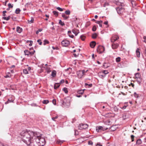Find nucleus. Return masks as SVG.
I'll use <instances>...</instances> for the list:
<instances>
[{
  "mask_svg": "<svg viewBox=\"0 0 146 146\" xmlns=\"http://www.w3.org/2000/svg\"><path fill=\"white\" fill-rule=\"evenodd\" d=\"M59 24L60 25L62 26H64L65 25V24L64 23L62 22L61 20H59Z\"/></svg>",
  "mask_w": 146,
  "mask_h": 146,
  "instance_id": "nucleus-28",
  "label": "nucleus"
},
{
  "mask_svg": "<svg viewBox=\"0 0 146 146\" xmlns=\"http://www.w3.org/2000/svg\"><path fill=\"white\" fill-rule=\"evenodd\" d=\"M111 46L113 49H116L119 46V44L118 43L113 42L111 44Z\"/></svg>",
  "mask_w": 146,
  "mask_h": 146,
  "instance_id": "nucleus-9",
  "label": "nucleus"
},
{
  "mask_svg": "<svg viewBox=\"0 0 146 146\" xmlns=\"http://www.w3.org/2000/svg\"><path fill=\"white\" fill-rule=\"evenodd\" d=\"M8 6L9 8H12L13 7V5H11L10 3H9L8 4Z\"/></svg>",
  "mask_w": 146,
  "mask_h": 146,
  "instance_id": "nucleus-48",
  "label": "nucleus"
},
{
  "mask_svg": "<svg viewBox=\"0 0 146 146\" xmlns=\"http://www.w3.org/2000/svg\"><path fill=\"white\" fill-rule=\"evenodd\" d=\"M96 44V42L95 41H93L90 43V46L92 48H94L95 47Z\"/></svg>",
  "mask_w": 146,
  "mask_h": 146,
  "instance_id": "nucleus-13",
  "label": "nucleus"
},
{
  "mask_svg": "<svg viewBox=\"0 0 146 146\" xmlns=\"http://www.w3.org/2000/svg\"><path fill=\"white\" fill-rule=\"evenodd\" d=\"M97 36L96 33H94L92 35V38L94 39L96 38Z\"/></svg>",
  "mask_w": 146,
  "mask_h": 146,
  "instance_id": "nucleus-32",
  "label": "nucleus"
},
{
  "mask_svg": "<svg viewBox=\"0 0 146 146\" xmlns=\"http://www.w3.org/2000/svg\"><path fill=\"white\" fill-rule=\"evenodd\" d=\"M119 38V37L118 36L116 35H114L111 38V42H114L115 41Z\"/></svg>",
  "mask_w": 146,
  "mask_h": 146,
  "instance_id": "nucleus-10",
  "label": "nucleus"
},
{
  "mask_svg": "<svg viewBox=\"0 0 146 146\" xmlns=\"http://www.w3.org/2000/svg\"><path fill=\"white\" fill-rule=\"evenodd\" d=\"M78 131L77 130H75V135H78Z\"/></svg>",
  "mask_w": 146,
  "mask_h": 146,
  "instance_id": "nucleus-53",
  "label": "nucleus"
},
{
  "mask_svg": "<svg viewBox=\"0 0 146 146\" xmlns=\"http://www.w3.org/2000/svg\"><path fill=\"white\" fill-rule=\"evenodd\" d=\"M102 72L104 74H105V75H106V74L109 73V72H108V71L106 70H104L102 71Z\"/></svg>",
  "mask_w": 146,
  "mask_h": 146,
  "instance_id": "nucleus-35",
  "label": "nucleus"
},
{
  "mask_svg": "<svg viewBox=\"0 0 146 146\" xmlns=\"http://www.w3.org/2000/svg\"><path fill=\"white\" fill-rule=\"evenodd\" d=\"M103 21H96V23L98 24H102Z\"/></svg>",
  "mask_w": 146,
  "mask_h": 146,
  "instance_id": "nucleus-44",
  "label": "nucleus"
},
{
  "mask_svg": "<svg viewBox=\"0 0 146 146\" xmlns=\"http://www.w3.org/2000/svg\"><path fill=\"white\" fill-rule=\"evenodd\" d=\"M56 71L55 70H53L52 72L51 76L52 77H54L55 76L56 74Z\"/></svg>",
  "mask_w": 146,
  "mask_h": 146,
  "instance_id": "nucleus-17",
  "label": "nucleus"
},
{
  "mask_svg": "<svg viewBox=\"0 0 146 146\" xmlns=\"http://www.w3.org/2000/svg\"><path fill=\"white\" fill-rule=\"evenodd\" d=\"M41 135L37 137L38 143H35L32 145L33 146H43L46 142L45 139L43 137H41Z\"/></svg>",
  "mask_w": 146,
  "mask_h": 146,
  "instance_id": "nucleus-1",
  "label": "nucleus"
},
{
  "mask_svg": "<svg viewBox=\"0 0 146 146\" xmlns=\"http://www.w3.org/2000/svg\"><path fill=\"white\" fill-rule=\"evenodd\" d=\"M88 144L89 145H92L93 144V142L91 141H88Z\"/></svg>",
  "mask_w": 146,
  "mask_h": 146,
  "instance_id": "nucleus-49",
  "label": "nucleus"
},
{
  "mask_svg": "<svg viewBox=\"0 0 146 146\" xmlns=\"http://www.w3.org/2000/svg\"><path fill=\"white\" fill-rule=\"evenodd\" d=\"M56 9H57L60 11H63V9H62L59 7H57Z\"/></svg>",
  "mask_w": 146,
  "mask_h": 146,
  "instance_id": "nucleus-46",
  "label": "nucleus"
},
{
  "mask_svg": "<svg viewBox=\"0 0 146 146\" xmlns=\"http://www.w3.org/2000/svg\"><path fill=\"white\" fill-rule=\"evenodd\" d=\"M108 129V128H105L104 127H103V129H102V130L103 131H104L105 130H106Z\"/></svg>",
  "mask_w": 146,
  "mask_h": 146,
  "instance_id": "nucleus-57",
  "label": "nucleus"
},
{
  "mask_svg": "<svg viewBox=\"0 0 146 146\" xmlns=\"http://www.w3.org/2000/svg\"><path fill=\"white\" fill-rule=\"evenodd\" d=\"M21 11L20 9L19 8L17 9L15 11V13L17 14H19Z\"/></svg>",
  "mask_w": 146,
  "mask_h": 146,
  "instance_id": "nucleus-25",
  "label": "nucleus"
},
{
  "mask_svg": "<svg viewBox=\"0 0 146 146\" xmlns=\"http://www.w3.org/2000/svg\"><path fill=\"white\" fill-rule=\"evenodd\" d=\"M108 21H106L104 23V24L106 25H107L108 24Z\"/></svg>",
  "mask_w": 146,
  "mask_h": 146,
  "instance_id": "nucleus-60",
  "label": "nucleus"
},
{
  "mask_svg": "<svg viewBox=\"0 0 146 146\" xmlns=\"http://www.w3.org/2000/svg\"><path fill=\"white\" fill-rule=\"evenodd\" d=\"M116 9L117 13L119 15H121L124 12V9L121 7H117Z\"/></svg>",
  "mask_w": 146,
  "mask_h": 146,
  "instance_id": "nucleus-5",
  "label": "nucleus"
},
{
  "mask_svg": "<svg viewBox=\"0 0 146 146\" xmlns=\"http://www.w3.org/2000/svg\"><path fill=\"white\" fill-rule=\"evenodd\" d=\"M44 45H46V44H48L49 43V41L45 39L44 41Z\"/></svg>",
  "mask_w": 146,
  "mask_h": 146,
  "instance_id": "nucleus-34",
  "label": "nucleus"
},
{
  "mask_svg": "<svg viewBox=\"0 0 146 146\" xmlns=\"http://www.w3.org/2000/svg\"><path fill=\"white\" fill-rule=\"evenodd\" d=\"M130 85H131L133 88H134V85L133 84L131 83L130 84H129V86H130Z\"/></svg>",
  "mask_w": 146,
  "mask_h": 146,
  "instance_id": "nucleus-58",
  "label": "nucleus"
},
{
  "mask_svg": "<svg viewBox=\"0 0 146 146\" xmlns=\"http://www.w3.org/2000/svg\"><path fill=\"white\" fill-rule=\"evenodd\" d=\"M84 92V90H80L78 92V93L79 94H82Z\"/></svg>",
  "mask_w": 146,
  "mask_h": 146,
  "instance_id": "nucleus-30",
  "label": "nucleus"
},
{
  "mask_svg": "<svg viewBox=\"0 0 146 146\" xmlns=\"http://www.w3.org/2000/svg\"><path fill=\"white\" fill-rule=\"evenodd\" d=\"M53 13L56 17L58 16V12L56 11H53Z\"/></svg>",
  "mask_w": 146,
  "mask_h": 146,
  "instance_id": "nucleus-26",
  "label": "nucleus"
},
{
  "mask_svg": "<svg viewBox=\"0 0 146 146\" xmlns=\"http://www.w3.org/2000/svg\"><path fill=\"white\" fill-rule=\"evenodd\" d=\"M23 72L25 74H28V72L27 69H24L23 70Z\"/></svg>",
  "mask_w": 146,
  "mask_h": 146,
  "instance_id": "nucleus-37",
  "label": "nucleus"
},
{
  "mask_svg": "<svg viewBox=\"0 0 146 146\" xmlns=\"http://www.w3.org/2000/svg\"><path fill=\"white\" fill-rule=\"evenodd\" d=\"M134 137V136L133 135H131V138L132 139V141H134L133 139Z\"/></svg>",
  "mask_w": 146,
  "mask_h": 146,
  "instance_id": "nucleus-54",
  "label": "nucleus"
},
{
  "mask_svg": "<svg viewBox=\"0 0 146 146\" xmlns=\"http://www.w3.org/2000/svg\"><path fill=\"white\" fill-rule=\"evenodd\" d=\"M68 36L72 38H73V37H74V35H71V34H69V35H68Z\"/></svg>",
  "mask_w": 146,
  "mask_h": 146,
  "instance_id": "nucleus-52",
  "label": "nucleus"
},
{
  "mask_svg": "<svg viewBox=\"0 0 146 146\" xmlns=\"http://www.w3.org/2000/svg\"><path fill=\"white\" fill-rule=\"evenodd\" d=\"M80 38L82 40H84L85 39V37L83 35H81L80 36Z\"/></svg>",
  "mask_w": 146,
  "mask_h": 146,
  "instance_id": "nucleus-43",
  "label": "nucleus"
},
{
  "mask_svg": "<svg viewBox=\"0 0 146 146\" xmlns=\"http://www.w3.org/2000/svg\"><path fill=\"white\" fill-rule=\"evenodd\" d=\"M88 127V125L87 124L81 123L78 126V128L79 129H85Z\"/></svg>",
  "mask_w": 146,
  "mask_h": 146,
  "instance_id": "nucleus-6",
  "label": "nucleus"
},
{
  "mask_svg": "<svg viewBox=\"0 0 146 146\" xmlns=\"http://www.w3.org/2000/svg\"><path fill=\"white\" fill-rule=\"evenodd\" d=\"M65 13L67 15H69L70 13V12L69 10H67L65 12Z\"/></svg>",
  "mask_w": 146,
  "mask_h": 146,
  "instance_id": "nucleus-31",
  "label": "nucleus"
},
{
  "mask_svg": "<svg viewBox=\"0 0 146 146\" xmlns=\"http://www.w3.org/2000/svg\"><path fill=\"white\" fill-rule=\"evenodd\" d=\"M113 128V127H111V131H114L115 130V129H112V128Z\"/></svg>",
  "mask_w": 146,
  "mask_h": 146,
  "instance_id": "nucleus-59",
  "label": "nucleus"
},
{
  "mask_svg": "<svg viewBox=\"0 0 146 146\" xmlns=\"http://www.w3.org/2000/svg\"><path fill=\"white\" fill-rule=\"evenodd\" d=\"M86 72H85L84 70H79L77 72L76 74L78 78H81L84 75H85V73Z\"/></svg>",
  "mask_w": 146,
  "mask_h": 146,
  "instance_id": "nucleus-3",
  "label": "nucleus"
},
{
  "mask_svg": "<svg viewBox=\"0 0 146 146\" xmlns=\"http://www.w3.org/2000/svg\"><path fill=\"white\" fill-rule=\"evenodd\" d=\"M111 114V113H106L105 114V116L107 117H110V115Z\"/></svg>",
  "mask_w": 146,
  "mask_h": 146,
  "instance_id": "nucleus-40",
  "label": "nucleus"
},
{
  "mask_svg": "<svg viewBox=\"0 0 146 146\" xmlns=\"http://www.w3.org/2000/svg\"><path fill=\"white\" fill-rule=\"evenodd\" d=\"M143 39H144L143 41L146 43V37L145 36H144L143 37Z\"/></svg>",
  "mask_w": 146,
  "mask_h": 146,
  "instance_id": "nucleus-56",
  "label": "nucleus"
},
{
  "mask_svg": "<svg viewBox=\"0 0 146 146\" xmlns=\"http://www.w3.org/2000/svg\"><path fill=\"white\" fill-rule=\"evenodd\" d=\"M24 52L25 55H27L28 56L29 55V51L27 50H25Z\"/></svg>",
  "mask_w": 146,
  "mask_h": 146,
  "instance_id": "nucleus-21",
  "label": "nucleus"
},
{
  "mask_svg": "<svg viewBox=\"0 0 146 146\" xmlns=\"http://www.w3.org/2000/svg\"><path fill=\"white\" fill-rule=\"evenodd\" d=\"M99 75L100 77L102 78L105 77L106 76V75H105V74H104L102 72L100 73L99 74Z\"/></svg>",
  "mask_w": 146,
  "mask_h": 146,
  "instance_id": "nucleus-18",
  "label": "nucleus"
},
{
  "mask_svg": "<svg viewBox=\"0 0 146 146\" xmlns=\"http://www.w3.org/2000/svg\"><path fill=\"white\" fill-rule=\"evenodd\" d=\"M37 42H38V44L40 45H41L42 44V42L41 41V40L40 39H38L37 40Z\"/></svg>",
  "mask_w": 146,
  "mask_h": 146,
  "instance_id": "nucleus-42",
  "label": "nucleus"
},
{
  "mask_svg": "<svg viewBox=\"0 0 146 146\" xmlns=\"http://www.w3.org/2000/svg\"><path fill=\"white\" fill-rule=\"evenodd\" d=\"M22 31V29L19 27H17L16 28V31L19 33H20Z\"/></svg>",
  "mask_w": 146,
  "mask_h": 146,
  "instance_id": "nucleus-14",
  "label": "nucleus"
},
{
  "mask_svg": "<svg viewBox=\"0 0 146 146\" xmlns=\"http://www.w3.org/2000/svg\"><path fill=\"white\" fill-rule=\"evenodd\" d=\"M62 17L64 18L65 20L68 19L69 17V16H66L64 13H63L62 14Z\"/></svg>",
  "mask_w": 146,
  "mask_h": 146,
  "instance_id": "nucleus-19",
  "label": "nucleus"
},
{
  "mask_svg": "<svg viewBox=\"0 0 146 146\" xmlns=\"http://www.w3.org/2000/svg\"><path fill=\"white\" fill-rule=\"evenodd\" d=\"M62 90L66 94H67L68 92V91L67 88H66V87H64L63 88Z\"/></svg>",
  "mask_w": 146,
  "mask_h": 146,
  "instance_id": "nucleus-27",
  "label": "nucleus"
},
{
  "mask_svg": "<svg viewBox=\"0 0 146 146\" xmlns=\"http://www.w3.org/2000/svg\"><path fill=\"white\" fill-rule=\"evenodd\" d=\"M34 21V19L33 17H31V20L29 21V20H28V23H30V24L33 23Z\"/></svg>",
  "mask_w": 146,
  "mask_h": 146,
  "instance_id": "nucleus-22",
  "label": "nucleus"
},
{
  "mask_svg": "<svg viewBox=\"0 0 146 146\" xmlns=\"http://www.w3.org/2000/svg\"><path fill=\"white\" fill-rule=\"evenodd\" d=\"M52 102L54 105H56V100L55 99H53L52 101Z\"/></svg>",
  "mask_w": 146,
  "mask_h": 146,
  "instance_id": "nucleus-47",
  "label": "nucleus"
},
{
  "mask_svg": "<svg viewBox=\"0 0 146 146\" xmlns=\"http://www.w3.org/2000/svg\"><path fill=\"white\" fill-rule=\"evenodd\" d=\"M72 32L76 36L77 35L78 33V32H77L74 29L72 30Z\"/></svg>",
  "mask_w": 146,
  "mask_h": 146,
  "instance_id": "nucleus-29",
  "label": "nucleus"
},
{
  "mask_svg": "<svg viewBox=\"0 0 146 146\" xmlns=\"http://www.w3.org/2000/svg\"><path fill=\"white\" fill-rule=\"evenodd\" d=\"M105 50L104 47L101 46H99L97 48V50L99 53H102Z\"/></svg>",
  "mask_w": 146,
  "mask_h": 146,
  "instance_id": "nucleus-7",
  "label": "nucleus"
},
{
  "mask_svg": "<svg viewBox=\"0 0 146 146\" xmlns=\"http://www.w3.org/2000/svg\"><path fill=\"white\" fill-rule=\"evenodd\" d=\"M64 80L63 79L61 80L60 82V84H62L64 82Z\"/></svg>",
  "mask_w": 146,
  "mask_h": 146,
  "instance_id": "nucleus-55",
  "label": "nucleus"
},
{
  "mask_svg": "<svg viewBox=\"0 0 146 146\" xmlns=\"http://www.w3.org/2000/svg\"><path fill=\"white\" fill-rule=\"evenodd\" d=\"M109 5V4L107 2H106L103 5V7H106V6H108Z\"/></svg>",
  "mask_w": 146,
  "mask_h": 146,
  "instance_id": "nucleus-38",
  "label": "nucleus"
},
{
  "mask_svg": "<svg viewBox=\"0 0 146 146\" xmlns=\"http://www.w3.org/2000/svg\"><path fill=\"white\" fill-rule=\"evenodd\" d=\"M64 141H61L60 140H58L57 141V142L58 143H63Z\"/></svg>",
  "mask_w": 146,
  "mask_h": 146,
  "instance_id": "nucleus-51",
  "label": "nucleus"
},
{
  "mask_svg": "<svg viewBox=\"0 0 146 146\" xmlns=\"http://www.w3.org/2000/svg\"><path fill=\"white\" fill-rule=\"evenodd\" d=\"M49 102L48 100H44L42 101V103L44 104H47Z\"/></svg>",
  "mask_w": 146,
  "mask_h": 146,
  "instance_id": "nucleus-24",
  "label": "nucleus"
},
{
  "mask_svg": "<svg viewBox=\"0 0 146 146\" xmlns=\"http://www.w3.org/2000/svg\"><path fill=\"white\" fill-rule=\"evenodd\" d=\"M107 146H114V145L113 144H110L109 145H107Z\"/></svg>",
  "mask_w": 146,
  "mask_h": 146,
  "instance_id": "nucleus-64",
  "label": "nucleus"
},
{
  "mask_svg": "<svg viewBox=\"0 0 146 146\" xmlns=\"http://www.w3.org/2000/svg\"><path fill=\"white\" fill-rule=\"evenodd\" d=\"M76 97H78V98H80V97L82 96L81 95H77L76 96Z\"/></svg>",
  "mask_w": 146,
  "mask_h": 146,
  "instance_id": "nucleus-62",
  "label": "nucleus"
},
{
  "mask_svg": "<svg viewBox=\"0 0 146 146\" xmlns=\"http://www.w3.org/2000/svg\"><path fill=\"white\" fill-rule=\"evenodd\" d=\"M135 78L137 79V81L138 84H140L142 81V79L141 75L139 73H137L135 74Z\"/></svg>",
  "mask_w": 146,
  "mask_h": 146,
  "instance_id": "nucleus-4",
  "label": "nucleus"
},
{
  "mask_svg": "<svg viewBox=\"0 0 146 146\" xmlns=\"http://www.w3.org/2000/svg\"><path fill=\"white\" fill-rule=\"evenodd\" d=\"M103 129V127L101 126H98L96 127V130L97 132H99L102 130Z\"/></svg>",
  "mask_w": 146,
  "mask_h": 146,
  "instance_id": "nucleus-11",
  "label": "nucleus"
},
{
  "mask_svg": "<svg viewBox=\"0 0 146 146\" xmlns=\"http://www.w3.org/2000/svg\"><path fill=\"white\" fill-rule=\"evenodd\" d=\"M29 42H30V44H29V46H31L32 45V44L33 43V42L32 40H28L27 41V43H28Z\"/></svg>",
  "mask_w": 146,
  "mask_h": 146,
  "instance_id": "nucleus-33",
  "label": "nucleus"
},
{
  "mask_svg": "<svg viewBox=\"0 0 146 146\" xmlns=\"http://www.w3.org/2000/svg\"><path fill=\"white\" fill-rule=\"evenodd\" d=\"M62 104V106L63 107H68L70 105V98H65L63 101Z\"/></svg>",
  "mask_w": 146,
  "mask_h": 146,
  "instance_id": "nucleus-2",
  "label": "nucleus"
},
{
  "mask_svg": "<svg viewBox=\"0 0 146 146\" xmlns=\"http://www.w3.org/2000/svg\"><path fill=\"white\" fill-rule=\"evenodd\" d=\"M142 141L140 139H139L136 141V144H140L141 143Z\"/></svg>",
  "mask_w": 146,
  "mask_h": 146,
  "instance_id": "nucleus-23",
  "label": "nucleus"
},
{
  "mask_svg": "<svg viewBox=\"0 0 146 146\" xmlns=\"http://www.w3.org/2000/svg\"><path fill=\"white\" fill-rule=\"evenodd\" d=\"M140 52L139 50V48H137L136 50V54L137 56V57H139L140 56Z\"/></svg>",
  "mask_w": 146,
  "mask_h": 146,
  "instance_id": "nucleus-15",
  "label": "nucleus"
},
{
  "mask_svg": "<svg viewBox=\"0 0 146 146\" xmlns=\"http://www.w3.org/2000/svg\"><path fill=\"white\" fill-rule=\"evenodd\" d=\"M14 100V97L13 96H12L8 100V101L9 103L13 102Z\"/></svg>",
  "mask_w": 146,
  "mask_h": 146,
  "instance_id": "nucleus-12",
  "label": "nucleus"
},
{
  "mask_svg": "<svg viewBox=\"0 0 146 146\" xmlns=\"http://www.w3.org/2000/svg\"><path fill=\"white\" fill-rule=\"evenodd\" d=\"M35 52V50H34L33 51L30 52L29 51V54H31V55H32L34 54V52Z\"/></svg>",
  "mask_w": 146,
  "mask_h": 146,
  "instance_id": "nucleus-50",
  "label": "nucleus"
},
{
  "mask_svg": "<svg viewBox=\"0 0 146 146\" xmlns=\"http://www.w3.org/2000/svg\"><path fill=\"white\" fill-rule=\"evenodd\" d=\"M121 58L119 57H118L116 58V61L117 62H119L120 61Z\"/></svg>",
  "mask_w": 146,
  "mask_h": 146,
  "instance_id": "nucleus-39",
  "label": "nucleus"
},
{
  "mask_svg": "<svg viewBox=\"0 0 146 146\" xmlns=\"http://www.w3.org/2000/svg\"><path fill=\"white\" fill-rule=\"evenodd\" d=\"M70 44L69 41L66 40H62L61 42V44L63 46H67Z\"/></svg>",
  "mask_w": 146,
  "mask_h": 146,
  "instance_id": "nucleus-8",
  "label": "nucleus"
},
{
  "mask_svg": "<svg viewBox=\"0 0 146 146\" xmlns=\"http://www.w3.org/2000/svg\"><path fill=\"white\" fill-rule=\"evenodd\" d=\"M96 27L95 26H94L92 28V31H95L96 30Z\"/></svg>",
  "mask_w": 146,
  "mask_h": 146,
  "instance_id": "nucleus-45",
  "label": "nucleus"
},
{
  "mask_svg": "<svg viewBox=\"0 0 146 146\" xmlns=\"http://www.w3.org/2000/svg\"><path fill=\"white\" fill-rule=\"evenodd\" d=\"M15 65H12L11 67H10V68H15Z\"/></svg>",
  "mask_w": 146,
  "mask_h": 146,
  "instance_id": "nucleus-61",
  "label": "nucleus"
},
{
  "mask_svg": "<svg viewBox=\"0 0 146 146\" xmlns=\"http://www.w3.org/2000/svg\"><path fill=\"white\" fill-rule=\"evenodd\" d=\"M60 86V85L58 83H55L54 86V89L55 90L57 89Z\"/></svg>",
  "mask_w": 146,
  "mask_h": 146,
  "instance_id": "nucleus-16",
  "label": "nucleus"
},
{
  "mask_svg": "<svg viewBox=\"0 0 146 146\" xmlns=\"http://www.w3.org/2000/svg\"><path fill=\"white\" fill-rule=\"evenodd\" d=\"M29 4V3H27L26 4L25 6V7H27Z\"/></svg>",
  "mask_w": 146,
  "mask_h": 146,
  "instance_id": "nucleus-63",
  "label": "nucleus"
},
{
  "mask_svg": "<svg viewBox=\"0 0 146 146\" xmlns=\"http://www.w3.org/2000/svg\"><path fill=\"white\" fill-rule=\"evenodd\" d=\"M58 118V115H57L55 117H52V119L53 120L55 121H56L55 120V119H57V118Z\"/></svg>",
  "mask_w": 146,
  "mask_h": 146,
  "instance_id": "nucleus-41",
  "label": "nucleus"
},
{
  "mask_svg": "<svg viewBox=\"0 0 146 146\" xmlns=\"http://www.w3.org/2000/svg\"><path fill=\"white\" fill-rule=\"evenodd\" d=\"M134 96L135 98H138L139 97V94H137L136 92L134 93Z\"/></svg>",
  "mask_w": 146,
  "mask_h": 146,
  "instance_id": "nucleus-36",
  "label": "nucleus"
},
{
  "mask_svg": "<svg viewBox=\"0 0 146 146\" xmlns=\"http://www.w3.org/2000/svg\"><path fill=\"white\" fill-rule=\"evenodd\" d=\"M10 18L11 17L10 16H8L7 17H2L3 19L6 20L7 21L9 20V19H10Z\"/></svg>",
  "mask_w": 146,
  "mask_h": 146,
  "instance_id": "nucleus-20",
  "label": "nucleus"
}]
</instances>
